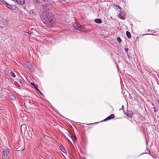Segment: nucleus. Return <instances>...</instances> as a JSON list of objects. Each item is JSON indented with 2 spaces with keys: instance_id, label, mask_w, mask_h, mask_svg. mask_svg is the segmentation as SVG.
Returning <instances> with one entry per match:
<instances>
[{
  "instance_id": "26",
  "label": "nucleus",
  "mask_w": 159,
  "mask_h": 159,
  "mask_svg": "<svg viewBox=\"0 0 159 159\" xmlns=\"http://www.w3.org/2000/svg\"><path fill=\"white\" fill-rule=\"evenodd\" d=\"M150 31V30H148V31Z\"/></svg>"
},
{
  "instance_id": "4",
  "label": "nucleus",
  "mask_w": 159,
  "mask_h": 159,
  "mask_svg": "<svg viewBox=\"0 0 159 159\" xmlns=\"http://www.w3.org/2000/svg\"><path fill=\"white\" fill-rule=\"evenodd\" d=\"M73 26L75 29L79 30H81L84 28V25H81L77 23L73 24Z\"/></svg>"
},
{
  "instance_id": "5",
  "label": "nucleus",
  "mask_w": 159,
  "mask_h": 159,
  "mask_svg": "<svg viewBox=\"0 0 159 159\" xmlns=\"http://www.w3.org/2000/svg\"><path fill=\"white\" fill-rule=\"evenodd\" d=\"M1 2L4 4L8 8H11L12 6H12L10 4H8L7 2H6L5 0H1Z\"/></svg>"
},
{
  "instance_id": "10",
  "label": "nucleus",
  "mask_w": 159,
  "mask_h": 159,
  "mask_svg": "<svg viewBox=\"0 0 159 159\" xmlns=\"http://www.w3.org/2000/svg\"><path fill=\"white\" fill-rule=\"evenodd\" d=\"M114 116H115L114 115L111 114V116H108V117L105 119L103 120V121H106L109 120L113 119L114 117Z\"/></svg>"
},
{
  "instance_id": "8",
  "label": "nucleus",
  "mask_w": 159,
  "mask_h": 159,
  "mask_svg": "<svg viewBox=\"0 0 159 159\" xmlns=\"http://www.w3.org/2000/svg\"><path fill=\"white\" fill-rule=\"evenodd\" d=\"M31 85L33 86L34 87V88L36 90L40 93L41 95L42 96H43V94L39 90V89H38V87H37V85H36L34 83H31L30 84Z\"/></svg>"
},
{
  "instance_id": "2",
  "label": "nucleus",
  "mask_w": 159,
  "mask_h": 159,
  "mask_svg": "<svg viewBox=\"0 0 159 159\" xmlns=\"http://www.w3.org/2000/svg\"><path fill=\"white\" fill-rule=\"evenodd\" d=\"M9 152V149L8 148H6L3 149L2 153V157L3 159L8 158Z\"/></svg>"
},
{
  "instance_id": "24",
  "label": "nucleus",
  "mask_w": 159,
  "mask_h": 159,
  "mask_svg": "<svg viewBox=\"0 0 159 159\" xmlns=\"http://www.w3.org/2000/svg\"><path fill=\"white\" fill-rule=\"evenodd\" d=\"M117 7H118V8H119L120 9H121L120 8V7L119 6H118Z\"/></svg>"
},
{
  "instance_id": "18",
  "label": "nucleus",
  "mask_w": 159,
  "mask_h": 159,
  "mask_svg": "<svg viewBox=\"0 0 159 159\" xmlns=\"http://www.w3.org/2000/svg\"><path fill=\"white\" fill-rule=\"evenodd\" d=\"M11 98L12 100H15L16 99L15 97L13 95H11Z\"/></svg>"
},
{
  "instance_id": "1",
  "label": "nucleus",
  "mask_w": 159,
  "mask_h": 159,
  "mask_svg": "<svg viewBox=\"0 0 159 159\" xmlns=\"http://www.w3.org/2000/svg\"><path fill=\"white\" fill-rule=\"evenodd\" d=\"M53 14L51 12H44L42 14V20L48 27H53L56 24Z\"/></svg>"
},
{
  "instance_id": "11",
  "label": "nucleus",
  "mask_w": 159,
  "mask_h": 159,
  "mask_svg": "<svg viewBox=\"0 0 159 159\" xmlns=\"http://www.w3.org/2000/svg\"><path fill=\"white\" fill-rule=\"evenodd\" d=\"M59 147H60V150L63 152L64 153H66V149H65L63 145H61V146H60Z\"/></svg>"
},
{
  "instance_id": "20",
  "label": "nucleus",
  "mask_w": 159,
  "mask_h": 159,
  "mask_svg": "<svg viewBox=\"0 0 159 159\" xmlns=\"http://www.w3.org/2000/svg\"><path fill=\"white\" fill-rule=\"evenodd\" d=\"M125 51L127 53V54H128V49L127 48H125Z\"/></svg>"
},
{
  "instance_id": "7",
  "label": "nucleus",
  "mask_w": 159,
  "mask_h": 159,
  "mask_svg": "<svg viewBox=\"0 0 159 159\" xmlns=\"http://www.w3.org/2000/svg\"><path fill=\"white\" fill-rule=\"evenodd\" d=\"M125 13L124 11H121L119 14V17L122 20H125Z\"/></svg>"
},
{
  "instance_id": "29",
  "label": "nucleus",
  "mask_w": 159,
  "mask_h": 159,
  "mask_svg": "<svg viewBox=\"0 0 159 159\" xmlns=\"http://www.w3.org/2000/svg\"><path fill=\"white\" fill-rule=\"evenodd\" d=\"M121 109H120V110H121Z\"/></svg>"
},
{
  "instance_id": "27",
  "label": "nucleus",
  "mask_w": 159,
  "mask_h": 159,
  "mask_svg": "<svg viewBox=\"0 0 159 159\" xmlns=\"http://www.w3.org/2000/svg\"><path fill=\"white\" fill-rule=\"evenodd\" d=\"M158 103L159 104V100L158 101Z\"/></svg>"
},
{
  "instance_id": "13",
  "label": "nucleus",
  "mask_w": 159,
  "mask_h": 159,
  "mask_svg": "<svg viewBox=\"0 0 159 159\" xmlns=\"http://www.w3.org/2000/svg\"><path fill=\"white\" fill-rule=\"evenodd\" d=\"M126 35L127 37L129 38H130L131 37V34L128 31L126 32Z\"/></svg>"
},
{
  "instance_id": "17",
  "label": "nucleus",
  "mask_w": 159,
  "mask_h": 159,
  "mask_svg": "<svg viewBox=\"0 0 159 159\" xmlns=\"http://www.w3.org/2000/svg\"><path fill=\"white\" fill-rule=\"evenodd\" d=\"M11 76L12 77H13L14 78H15L16 77V75L15 74L13 73L12 72H11Z\"/></svg>"
},
{
  "instance_id": "22",
  "label": "nucleus",
  "mask_w": 159,
  "mask_h": 159,
  "mask_svg": "<svg viewBox=\"0 0 159 159\" xmlns=\"http://www.w3.org/2000/svg\"><path fill=\"white\" fill-rule=\"evenodd\" d=\"M34 2L35 3H37L38 2V0H34Z\"/></svg>"
},
{
  "instance_id": "12",
  "label": "nucleus",
  "mask_w": 159,
  "mask_h": 159,
  "mask_svg": "<svg viewBox=\"0 0 159 159\" xmlns=\"http://www.w3.org/2000/svg\"><path fill=\"white\" fill-rule=\"evenodd\" d=\"M96 23L98 24H100L102 22L101 20L100 19H96L95 20Z\"/></svg>"
},
{
  "instance_id": "16",
  "label": "nucleus",
  "mask_w": 159,
  "mask_h": 159,
  "mask_svg": "<svg viewBox=\"0 0 159 159\" xmlns=\"http://www.w3.org/2000/svg\"><path fill=\"white\" fill-rule=\"evenodd\" d=\"M153 109L154 110V112L155 113L157 112L158 110V109H156L155 107H153Z\"/></svg>"
},
{
  "instance_id": "6",
  "label": "nucleus",
  "mask_w": 159,
  "mask_h": 159,
  "mask_svg": "<svg viewBox=\"0 0 159 159\" xmlns=\"http://www.w3.org/2000/svg\"><path fill=\"white\" fill-rule=\"evenodd\" d=\"M1 2L4 4L8 8H11L12 6H12L10 4H8L7 2H6L5 0H1Z\"/></svg>"
},
{
  "instance_id": "28",
  "label": "nucleus",
  "mask_w": 159,
  "mask_h": 159,
  "mask_svg": "<svg viewBox=\"0 0 159 159\" xmlns=\"http://www.w3.org/2000/svg\"><path fill=\"white\" fill-rule=\"evenodd\" d=\"M46 9H49V8H46Z\"/></svg>"
},
{
  "instance_id": "19",
  "label": "nucleus",
  "mask_w": 159,
  "mask_h": 159,
  "mask_svg": "<svg viewBox=\"0 0 159 159\" xmlns=\"http://www.w3.org/2000/svg\"><path fill=\"white\" fill-rule=\"evenodd\" d=\"M25 33H27L29 34L30 35H31L33 33L31 31H28V32H24Z\"/></svg>"
},
{
  "instance_id": "14",
  "label": "nucleus",
  "mask_w": 159,
  "mask_h": 159,
  "mask_svg": "<svg viewBox=\"0 0 159 159\" xmlns=\"http://www.w3.org/2000/svg\"><path fill=\"white\" fill-rule=\"evenodd\" d=\"M70 138L72 140V141H74V142H75L76 140V138L74 137V136H70Z\"/></svg>"
},
{
  "instance_id": "21",
  "label": "nucleus",
  "mask_w": 159,
  "mask_h": 159,
  "mask_svg": "<svg viewBox=\"0 0 159 159\" xmlns=\"http://www.w3.org/2000/svg\"><path fill=\"white\" fill-rule=\"evenodd\" d=\"M154 35V34H144V35Z\"/></svg>"
},
{
  "instance_id": "9",
  "label": "nucleus",
  "mask_w": 159,
  "mask_h": 159,
  "mask_svg": "<svg viewBox=\"0 0 159 159\" xmlns=\"http://www.w3.org/2000/svg\"><path fill=\"white\" fill-rule=\"evenodd\" d=\"M16 2L19 5H23L25 3V0H16Z\"/></svg>"
},
{
  "instance_id": "15",
  "label": "nucleus",
  "mask_w": 159,
  "mask_h": 159,
  "mask_svg": "<svg viewBox=\"0 0 159 159\" xmlns=\"http://www.w3.org/2000/svg\"><path fill=\"white\" fill-rule=\"evenodd\" d=\"M117 40L118 42H119V43H120L121 42V40L120 38L119 37H118L117 38Z\"/></svg>"
},
{
  "instance_id": "23",
  "label": "nucleus",
  "mask_w": 159,
  "mask_h": 159,
  "mask_svg": "<svg viewBox=\"0 0 159 159\" xmlns=\"http://www.w3.org/2000/svg\"><path fill=\"white\" fill-rule=\"evenodd\" d=\"M150 155L153 157L154 158V157L151 154H150Z\"/></svg>"
},
{
  "instance_id": "3",
  "label": "nucleus",
  "mask_w": 159,
  "mask_h": 159,
  "mask_svg": "<svg viewBox=\"0 0 159 159\" xmlns=\"http://www.w3.org/2000/svg\"><path fill=\"white\" fill-rule=\"evenodd\" d=\"M25 65L28 68V70L29 71L32 72L34 71L35 69L34 67L32 66V65L30 63L29 61H27L26 62Z\"/></svg>"
},
{
  "instance_id": "25",
  "label": "nucleus",
  "mask_w": 159,
  "mask_h": 159,
  "mask_svg": "<svg viewBox=\"0 0 159 159\" xmlns=\"http://www.w3.org/2000/svg\"><path fill=\"white\" fill-rule=\"evenodd\" d=\"M124 107V106H123H123H122V109H123Z\"/></svg>"
}]
</instances>
